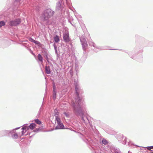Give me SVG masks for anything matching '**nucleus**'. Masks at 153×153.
<instances>
[{"label": "nucleus", "mask_w": 153, "mask_h": 153, "mask_svg": "<svg viewBox=\"0 0 153 153\" xmlns=\"http://www.w3.org/2000/svg\"><path fill=\"white\" fill-rule=\"evenodd\" d=\"M54 12L51 9L49 8L45 10L42 14V17L45 20H47L53 16Z\"/></svg>", "instance_id": "obj_1"}, {"label": "nucleus", "mask_w": 153, "mask_h": 153, "mask_svg": "<svg viewBox=\"0 0 153 153\" xmlns=\"http://www.w3.org/2000/svg\"><path fill=\"white\" fill-rule=\"evenodd\" d=\"M21 22L20 19L18 18L14 20L10 21L9 22V25L11 26H15L19 25Z\"/></svg>", "instance_id": "obj_2"}, {"label": "nucleus", "mask_w": 153, "mask_h": 153, "mask_svg": "<svg viewBox=\"0 0 153 153\" xmlns=\"http://www.w3.org/2000/svg\"><path fill=\"white\" fill-rule=\"evenodd\" d=\"M79 101L78 104H77V105H75V103H74L72 105L74 107V110L76 113H78L81 110V108L79 105L81 101L79 100Z\"/></svg>", "instance_id": "obj_3"}, {"label": "nucleus", "mask_w": 153, "mask_h": 153, "mask_svg": "<svg viewBox=\"0 0 153 153\" xmlns=\"http://www.w3.org/2000/svg\"><path fill=\"white\" fill-rule=\"evenodd\" d=\"M80 40L82 42L83 49L85 51L88 45L86 40L84 38L81 39Z\"/></svg>", "instance_id": "obj_4"}, {"label": "nucleus", "mask_w": 153, "mask_h": 153, "mask_svg": "<svg viewBox=\"0 0 153 153\" xmlns=\"http://www.w3.org/2000/svg\"><path fill=\"white\" fill-rule=\"evenodd\" d=\"M63 39L66 42H68L70 41L69 38V34L68 33H65L64 35Z\"/></svg>", "instance_id": "obj_5"}, {"label": "nucleus", "mask_w": 153, "mask_h": 153, "mask_svg": "<svg viewBox=\"0 0 153 153\" xmlns=\"http://www.w3.org/2000/svg\"><path fill=\"white\" fill-rule=\"evenodd\" d=\"M22 129L23 130L22 131V135L26 132L27 130H29L30 128L29 126H25L22 128Z\"/></svg>", "instance_id": "obj_6"}, {"label": "nucleus", "mask_w": 153, "mask_h": 153, "mask_svg": "<svg viewBox=\"0 0 153 153\" xmlns=\"http://www.w3.org/2000/svg\"><path fill=\"white\" fill-rule=\"evenodd\" d=\"M64 128V126L63 124L62 123H61L59 125L57 126L55 129H63Z\"/></svg>", "instance_id": "obj_7"}, {"label": "nucleus", "mask_w": 153, "mask_h": 153, "mask_svg": "<svg viewBox=\"0 0 153 153\" xmlns=\"http://www.w3.org/2000/svg\"><path fill=\"white\" fill-rule=\"evenodd\" d=\"M36 125L34 123H32L29 126V128L33 130L36 127Z\"/></svg>", "instance_id": "obj_8"}, {"label": "nucleus", "mask_w": 153, "mask_h": 153, "mask_svg": "<svg viewBox=\"0 0 153 153\" xmlns=\"http://www.w3.org/2000/svg\"><path fill=\"white\" fill-rule=\"evenodd\" d=\"M38 59L40 61L41 63L43 62V58L40 54H39L38 55Z\"/></svg>", "instance_id": "obj_9"}, {"label": "nucleus", "mask_w": 153, "mask_h": 153, "mask_svg": "<svg viewBox=\"0 0 153 153\" xmlns=\"http://www.w3.org/2000/svg\"><path fill=\"white\" fill-rule=\"evenodd\" d=\"M54 39L55 42L56 43L58 42L60 40L59 37L57 35H56L54 37Z\"/></svg>", "instance_id": "obj_10"}, {"label": "nucleus", "mask_w": 153, "mask_h": 153, "mask_svg": "<svg viewBox=\"0 0 153 153\" xmlns=\"http://www.w3.org/2000/svg\"><path fill=\"white\" fill-rule=\"evenodd\" d=\"M45 70L47 74H49L50 73V69L49 67L46 66L45 68Z\"/></svg>", "instance_id": "obj_11"}, {"label": "nucleus", "mask_w": 153, "mask_h": 153, "mask_svg": "<svg viewBox=\"0 0 153 153\" xmlns=\"http://www.w3.org/2000/svg\"><path fill=\"white\" fill-rule=\"evenodd\" d=\"M12 137L13 139H17L18 137V134L16 133H15L12 135Z\"/></svg>", "instance_id": "obj_12"}, {"label": "nucleus", "mask_w": 153, "mask_h": 153, "mask_svg": "<svg viewBox=\"0 0 153 153\" xmlns=\"http://www.w3.org/2000/svg\"><path fill=\"white\" fill-rule=\"evenodd\" d=\"M34 122L35 123L39 125H40L41 123V121L38 119L35 120Z\"/></svg>", "instance_id": "obj_13"}, {"label": "nucleus", "mask_w": 153, "mask_h": 153, "mask_svg": "<svg viewBox=\"0 0 153 153\" xmlns=\"http://www.w3.org/2000/svg\"><path fill=\"white\" fill-rule=\"evenodd\" d=\"M55 120L57 123L61 122L60 119L57 116H56Z\"/></svg>", "instance_id": "obj_14"}, {"label": "nucleus", "mask_w": 153, "mask_h": 153, "mask_svg": "<svg viewBox=\"0 0 153 153\" xmlns=\"http://www.w3.org/2000/svg\"><path fill=\"white\" fill-rule=\"evenodd\" d=\"M102 143L105 145H106L108 143V142L106 139H103L102 140Z\"/></svg>", "instance_id": "obj_15"}, {"label": "nucleus", "mask_w": 153, "mask_h": 153, "mask_svg": "<svg viewBox=\"0 0 153 153\" xmlns=\"http://www.w3.org/2000/svg\"><path fill=\"white\" fill-rule=\"evenodd\" d=\"M5 25V23L4 22L1 21L0 22V27H1L2 26L4 25Z\"/></svg>", "instance_id": "obj_16"}, {"label": "nucleus", "mask_w": 153, "mask_h": 153, "mask_svg": "<svg viewBox=\"0 0 153 153\" xmlns=\"http://www.w3.org/2000/svg\"><path fill=\"white\" fill-rule=\"evenodd\" d=\"M56 93L55 91H53V98L54 100L56 98Z\"/></svg>", "instance_id": "obj_17"}, {"label": "nucleus", "mask_w": 153, "mask_h": 153, "mask_svg": "<svg viewBox=\"0 0 153 153\" xmlns=\"http://www.w3.org/2000/svg\"><path fill=\"white\" fill-rule=\"evenodd\" d=\"M146 148H147V149L149 150H150L151 149H153V146L147 147H146Z\"/></svg>", "instance_id": "obj_18"}, {"label": "nucleus", "mask_w": 153, "mask_h": 153, "mask_svg": "<svg viewBox=\"0 0 153 153\" xmlns=\"http://www.w3.org/2000/svg\"><path fill=\"white\" fill-rule=\"evenodd\" d=\"M34 43L36 44H37V45H40V42H39V41H35Z\"/></svg>", "instance_id": "obj_19"}, {"label": "nucleus", "mask_w": 153, "mask_h": 153, "mask_svg": "<svg viewBox=\"0 0 153 153\" xmlns=\"http://www.w3.org/2000/svg\"><path fill=\"white\" fill-rule=\"evenodd\" d=\"M29 40L30 41V42H33L34 43L35 40H34L32 38H30L29 39Z\"/></svg>", "instance_id": "obj_20"}, {"label": "nucleus", "mask_w": 153, "mask_h": 153, "mask_svg": "<svg viewBox=\"0 0 153 153\" xmlns=\"http://www.w3.org/2000/svg\"><path fill=\"white\" fill-rule=\"evenodd\" d=\"M63 115L66 117H68V114L66 112H64L63 113Z\"/></svg>", "instance_id": "obj_21"}, {"label": "nucleus", "mask_w": 153, "mask_h": 153, "mask_svg": "<svg viewBox=\"0 0 153 153\" xmlns=\"http://www.w3.org/2000/svg\"><path fill=\"white\" fill-rule=\"evenodd\" d=\"M55 85H54L53 86V91H55Z\"/></svg>", "instance_id": "obj_22"}, {"label": "nucleus", "mask_w": 153, "mask_h": 153, "mask_svg": "<svg viewBox=\"0 0 153 153\" xmlns=\"http://www.w3.org/2000/svg\"><path fill=\"white\" fill-rule=\"evenodd\" d=\"M61 123V122L57 123L58 125H59Z\"/></svg>", "instance_id": "obj_23"}, {"label": "nucleus", "mask_w": 153, "mask_h": 153, "mask_svg": "<svg viewBox=\"0 0 153 153\" xmlns=\"http://www.w3.org/2000/svg\"><path fill=\"white\" fill-rule=\"evenodd\" d=\"M33 131L35 132L36 131L35 130H34Z\"/></svg>", "instance_id": "obj_24"}, {"label": "nucleus", "mask_w": 153, "mask_h": 153, "mask_svg": "<svg viewBox=\"0 0 153 153\" xmlns=\"http://www.w3.org/2000/svg\"><path fill=\"white\" fill-rule=\"evenodd\" d=\"M76 94H77V95H78V93H76Z\"/></svg>", "instance_id": "obj_25"}, {"label": "nucleus", "mask_w": 153, "mask_h": 153, "mask_svg": "<svg viewBox=\"0 0 153 153\" xmlns=\"http://www.w3.org/2000/svg\"><path fill=\"white\" fill-rule=\"evenodd\" d=\"M55 114L56 115H57V114Z\"/></svg>", "instance_id": "obj_26"}]
</instances>
